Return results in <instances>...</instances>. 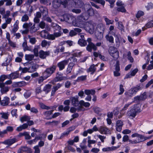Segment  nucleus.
I'll return each instance as SVG.
<instances>
[{"instance_id": "36", "label": "nucleus", "mask_w": 153, "mask_h": 153, "mask_svg": "<svg viewBox=\"0 0 153 153\" xmlns=\"http://www.w3.org/2000/svg\"><path fill=\"white\" fill-rule=\"evenodd\" d=\"M18 23V21H16L13 25V27L11 31V32L15 33L18 30L19 28Z\"/></svg>"}, {"instance_id": "7", "label": "nucleus", "mask_w": 153, "mask_h": 153, "mask_svg": "<svg viewBox=\"0 0 153 153\" xmlns=\"http://www.w3.org/2000/svg\"><path fill=\"white\" fill-rule=\"evenodd\" d=\"M69 61V59L64 60L57 64V66L59 67L60 70H62L65 68V66L67 65Z\"/></svg>"}, {"instance_id": "50", "label": "nucleus", "mask_w": 153, "mask_h": 153, "mask_svg": "<svg viewBox=\"0 0 153 153\" xmlns=\"http://www.w3.org/2000/svg\"><path fill=\"white\" fill-rule=\"evenodd\" d=\"M39 46H36L33 50V52L34 54L36 56H37L39 55V53H38V48Z\"/></svg>"}, {"instance_id": "60", "label": "nucleus", "mask_w": 153, "mask_h": 153, "mask_svg": "<svg viewBox=\"0 0 153 153\" xmlns=\"http://www.w3.org/2000/svg\"><path fill=\"white\" fill-rule=\"evenodd\" d=\"M146 7V8L147 10H149L153 7V4L151 2L148 3Z\"/></svg>"}, {"instance_id": "49", "label": "nucleus", "mask_w": 153, "mask_h": 153, "mask_svg": "<svg viewBox=\"0 0 153 153\" xmlns=\"http://www.w3.org/2000/svg\"><path fill=\"white\" fill-rule=\"evenodd\" d=\"M140 100H145L147 98V96L146 92H144L140 96Z\"/></svg>"}, {"instance_id": "9", "label": "nucleus", "mask_w": 153, "mask_h": 153, "mask_svg": "<svg viewBox=\"0 0 153 153\" xmlns=\"http://www.w3.org/2000/svg\"><path fill=\"white\" fill-rule=\"evenodd\" d=\"M63 79L62 74H59L58 73H57L56 77L52 81V83L53 85H55L56 82L61 81Z\"/></svg>"}, {"instance_id": "58", "label": "nucleus", "mask_w": 153, "mask_h": 153, "mask_svg": "<svg viewBox=\"0 0 153 153\" xmlns=\"http://www.w3.org/2000/svg\"><path fill=\"white\" fill-rule=\"evenodd\" d=\"M43 18L44 20L46 21L47 22L50 23L52 22V20L51 18L50 17L47 16H45Z\"/></svg>"}, {"instance_id": "32", "label": "nucleus", "mask_w": 153, "mask_h": 153, "mask_svg": "<svg viewBox=\"0 0 153 153\" xmlns=\"http://www.w3.org/2000/svg\"><path fill=\"white\" fill-rule=\"evenodd\" d=\"M78 44L81 46H85L87 45V43L84 39H81L78 40Z\"/></svg>"}, {"instance_id": "23", "label": "nucleus", "mask_w": 153, "mask_h": 153, "mask_svg": "<svg viewBox=\"0 0 153 153\" xmlns=\"http://www.w3.org/2000/svg\"><path fill=\"white\" fill-rule=\"evenodd\" d=\"M12 56L9 55L6 58L5 61L2 64L3 66H7L9 65L12 60Z\"/></svg>"}, {"instance_id": "51", "label": "nucleus", "mask_w": 153, "mask_h": 153, "mask_svg": "<svg viewBox=\"0 0 153 153\" xmlns=\"http://www.w3.org/2000/svg\"><path fill=\"white\" fill-rule=\"evenodd\" d=\"M37 30L38 29L35 27V24H34L33 26L31 27L29 30L30 33H33L36 32Z\"/></svg>"}, {"instance_id": "17", "label": "nucleus", "mask_w": 153, "mask_h": 153, "mask_svg": "<svg viewBox=\"0 0 153 153\" xmlns=\"http://www.w3.org/2000/svg\"><path fill=\"white\" fill-rule=\"evenodd\" d=\"M62 85V84L58 83L56 85L53 87L51 91V95L53 96L54 95L56 91L60 88Z\"/></svg>"}, {"instance_id": "21", "label": "nucleus", "mask_w": 153, "mask_h": 153, "mask_svg": "<svg viewBox=\"0 0 153 153\" xmlns=\"http://www.w3.org/2000/svg\"><path fill=\"white\" fill-rule=\"evenodd\" d=\"M63 17L64 18L65 21L69 23H71L72 19L73 17L69 15L65 14L63 15Z\"/></svg>"}, {"instance_id": "1", "label": "nucleus", "mask_w": 153, "mask_h": 153, "mask_svg": "<svg viewBox=\"0 0 153 153\" xmlns=\"http://www.w3.org/2000/svg\"><path fill=\"white\" fill-rule=\"evenodd\" d=\"M141 111L140 107L138 104H136L132 106L126 114L127 116L129 118L133 119L136 115L137 113Z\"/></svg>"}, {"instance_id": "25", "label": "nucleus", "mask_w": 153, "mask_h": 153, "mask_svg": "<svg viewBox=\"0 0 153 153\" xmlns=\"http://www.w3.org/2000/svg\"><path fill=\"white\" fill-rule=\"evenodd\" d=\"M28 127V125L27 123H25L22 125H21L17 127L16 128V130L17 131H20L23 129H25L27 128Z\"/></svg>"}, {"instance_id": "4", "label": "nucleus", "mask_w": 153, "mask_h": 153, "mask_svg": "<svg viewBox=\"0 0 153 153\" xmlns=\"http://www.w3.org/2000/svg\"><path fill=\"white\" fill-rule=\"evenodd\" d=\"M87 31L91 34L93 33L94 31V26L91 22H88L85 23L84 27Z\"/></svg>"}, {"instance_id": "11", "label": "nucleus", "mask_w": 153, "mask_h": 153, "mask_svg": "<svg viewBox=\"0 0 153 153\" xmlns=\"http://www.w3.org/2000/svg\"><path fill=\"white\" fill-rule=\"evenodd\" d=\"M62 33L61 31H59L57 32H55L53 34H50L49 36V40H54L56 38L60 36Z\"/></svg>"}, {"instance_id": "53", "label": "nucleus", "mask_w": 153, "mask_h": 153, "mask_svg": "<svg viewBox=\"0 0 153 153\" xmlns=\"http://www.w3.org/2000/svg\"><path fill=\"white\" fill-rule=\"evenodd\" d=\"M40 106L41 108L43 109H46L47 110H48L51 109V107L49 106H46L45 104L43 103H40Z\"/></svg>"}, {"instance_id": "57", "label": "nucleus", "mask_w": 153, "mask_h": 153, "mask_svg": "<svg viewBox=\"0 0 153 153\" xmlns=\"http://www.w3.org/2000/svg\"><path fill=\"white\" fill-rule=\"evenodd\" d=\"M72 12L76 14H79L81 13V10L80 9L74 8L72 10Z\"/></svg>"}, {"instance_id": "6", "label": "nucleus", "mask_w": 153, "mask_h": 153, "mask_svg": "<svg viewBox=\"0 0 153 153\" xmlns=\"http://www.w3.org/2000/svg\"><path fill=\"white\" fill-rule=\"evenodd\" d=\"M50 51H45L43 50H41L39 52V57L41 59H44L46 58L47 56L50 55Z\"/></svg>"}, {"instance_id": "45", "label": "nucleus", "mask_w": 153, "mask_h": 153, "mask_svg": "<svg viewBox=\"0 0 153 153\" xmlns=\"http://www.w3.org/2000/svg\"><path fill=\"white\" fill-rule=\"evenodd\" d=\"M1 115V117L2 118L5 119H7L8 118L9 114L8 113L2 112L0 113Z\"/></svg>"}, {"instance_id": "64", "label": "nucleus", "mask_w": 153, "mask_h": 153, "mask_svg": "<svg viewBox=\"0 0 153 153\" xmlns=\"http://www.w3.org/2000/svg\"><path fill=\"white\" fill-rule=\"evenodd\" d=\"M153 23L152 21L150 22H148L146 25V27L148 28H151L152 27H153Z\"/></svg>"}, {"instance_id": "3", "label": "nucleus", "mask_w": 153, "mask_h": 153, "mask_svg": "<svg viewBox=\"0 0 153 153\" xmlns=\"http://www.w3.org/2000/svg\"><path fill=\"white\" fill-rule=\"evenodd\" d=\"M56 69V66L53 65L50 68H47L43 74V76L45 79L50 76L55 71Z\"/></svg>"}, {"instance_id": "63", "label": "nucleus", "mask_w": 153, "mask_h": 153, "mask_svg": "<svg viewBox=\"0 0 153 153\" xmlns=\"http://www.w3.org/2000/svg\"><path fill=\"white\" fill-rule=\"evenodd\" d=\"M22 46L24 51L28 50V48L27 46V43L26 42H23L22 44Z\"/></svg>"}, {"instance_id": "59", "label": "nucleus", "mask_w": 153, "mask_h": 153, "mask_svg": "<svg viewBox=\"0 0 153 153\" xmlns=\"http://www.w3.org/2000/svg\"><path fill=\"white\" fill-rule=\"evenodd\" d=\"M131 102L127 104H126L123 107V108L122 109L121 111H126V110L129 105H131Z\"/></svg>"}, {"instance_id": "18", "label": "nucleus", "mask_w": 153, "mask_h": 153, "mask_svg": "<svg viewBox=\"0 0 153 153\" xmlns=\"http://www.w3.org/2000/svg\"><path fill=\"white\" fill-rule=\"evenodd\" d=\"M39 10L42 15L43 17L46 16H47L48 11L46 7H41L39 8Z\"/></svg>"}, {"instance_id": "24", "label": "nucleus", "mask_w": 153, "mask_h": 153, "mask_svg": "<svg viewBox=\"0 0 153 153\" xmlns=\"http://www.w3.org/2000/svg\"><path fill=\"white\" fill-rule=\"evenodd\" d=\"M10 99L9 98L5 97L1 101V104L3 106H5L8 105Z\"/></svg>"}, {"instance_id": "41", "label": "nucleus", "mask_w": 153, "mask_h": 153, "mask_svg": "<svg viewBox=\"0 0 153 153\" xmlns=\"http://www.w3.org/2000/svg\"><path fill=\"white\" fill-rule=\"evenodd\" d=\"M127 58L131 62H134V59L131 56V53L130 51H128L127 54Z\"/></svg>"}, {"instance_id": "37", "label": "nucleus", "mask_w": 153, "mask_h": 153, "mask_svg": "<svg viewBox=\"0 0 153 153\" xmlns=\"http://www.w3.org/2000/svg\"><path fill=\"white\" fill-rule=\"evenodd\" d=\"M86 75L78 77L76 81L77 82L83 81L86 80Z\"/></svg>"}, {"instance_id": "55", "label": "nucleus", "mask_w": 153, "mask_h": 153, "mask_svg": "<svg viewBox=\"0 0 153 153\" xmlns=\"http://www.w3.org/2000/svg\"><path fill=\"white\" fill-rule=\"evenodd\" d=\"M118 28L121 31H124V27L122 23L121 22H118Z\"/></svg>"}, {"instance_id": "16", "label": "nucleus", "mask_w": 153, "mask_h": 153, "mask_svg": "<svg viewBox=\"0 0 153 153\" xmlns=\"http://www.w3.org/2000/svg\"><path fill=\"white\" fill-rule=\"evenodd\" d=\"M62 2L59 0H53L52 3V6L55 9L59 7Z\"/></svg>"}, {"instance_id": "48", "label": "nucleus", "mask_w": 153, "mask_h": 153, "mask_svg": "<svg viewBox=\"0 0 153 153\" xmlns=\"http://www.w3.org/2000/svg\"><path fill=\"white\" fill-rule=\"evenodd\" d=\"M104 20L106 23V25H109L110 24H112L113 23V21L110 20L106 17L105 18Z\"/></svg>"}, {"instance_id": "22", "label": "nucleus", "mask_w": 153, "mask_h": 153, "mask_svg": "<svg viewBox=\"0 0 153 153\" xmlns=\"http://www.w3.org/2000/svg\"><path fill=\"white\" fill-rule=\"evenodd\" d=\"M29 64H30L29 66V72H33L36 71V68L38 67V65L34 64H31L30 62Z\"/></svg>"}, {"instance_id": "54", "label": "nucleus", "mask_w": 153, "mask_h": 153, "mask_svg": "<svg viewBox=\"0 0 153 153\" xmlns=\"http://www.w3.org/2000/svg\"><path fill=\"white\" fill-rule=\"evenodd\" d=\"M120 92L118 93V95H121L124 91V89L123 88V85H120Z\"/></svg>"}, {"instance_id": "35", "label": "nucleus", "mask_w": 153, "mask_h": 153, "mask_svg": "<svg viewBox=\"0 0 153 153\" xmlns=\"http://www.w3.org/2000/svg\"><path fill=\"white\" fill-rule=\"evenodd\" d=\"M74 65V64L73 63H70L68 66L66 70V72L68 74L70 73L72 70V68Z\"/></svg>"}, {"instance_id": "5", "label": "nucleus", "mask_w": 153, "mask_h": 153, "mask_svg": "<svg viewBox=\"0 0 153 153\" xmlns=\"http://www.w3.org/2000/svg\"><path fill=\"white\" fill-rule=\"evenodd\" d=\"M85 94L88 95V96L85 98L86 100L88 101H90L91 100V97L90 94L94 95L95 93V91L94 90L86 89L84 91Z\"/></svg>"}, {"instance_id": "61", "label": "nucleus", "mask_w": 153, "mask_h": 153, "mask_svg": "<svg viewBox=\"0 0 153 153\" xmlns=\"http://www.w3.org/2000/svg\"><path fill=\"white\" fill-rule=\"evenodd\" d=\"M77 33L74 30H71L69 33V36H73L76 35Z\"/></svg>"}, {"instance_id": "30", "label": "nucleus", "mask_w": 153, "mask_h": 153, "mask_svg": "<svg viewBox=\"0 0 153 153\" xmlns=\"http://www.w3.org/2000/svg\"><path fill=\"white\" fill-rule=\"evenodd\" d=\"M109 130L106 127H102L100 128L99 130V131L102 134H106L107 132L109 131Z\"/></svg>"}, {"instance_id": "29", "label": "nucleus", "mask_w": 153, "mask_h": 153, "mask_svg": "<svg viewBox=\"0 0 153 153\" xmlns=\"http://www.w3.org/2000/svg\"><path fill=\"white\" fill-rule=\"evenodd\" d=\"M96 68H95V65L94 64L92 65L87 70L88 72H91V74H93L96 71Z\"/></svg>"}, {"instance_id": "10", "label": "nucleus", "mask_w": 153, "mask_h": 153, "mask_svg": "<svg viewBox=\"0 0 153 153\" xmlns=\"http://www.w3.org/2000/svg\"><path fill=\"white\" fill-rule=\"evenodd\" d=\"M72 105L74 106H77L79 105L78 97L77 96L76 97H72L70 98Z\"/></svg>"}, {"instance_id": "2", "label": "nucleus", "mask_w": 153, "mask_h": 153, "mask_svg": "<svg viewBox=\"0 0 153 153\" xmlns=\"http://www.w3.org/2000/svg\"><path fill=\"white\" fill-rule=\"evenodd\" d=\"M132 137H137V138L133 140H129V142L132 144H136L145 141V136L137 133H135L131 135Z\"/></svg>"}, {"instance_id": "42", "label": "nucleus", "mask_w": 153, "mask_h": 153, "mask_svg": "<svg viewBox=\"0 0 153 153\" xmlns=\"http://www.w3.org/2000/svg\"><path fill=\"white\" fill-rule=\"evenodd\" d=\"M53 110H51L50 111H46L44 113V115L46 116L47 117V119H50V118H48V117L50 115L52 114L53 112Z\"/></svg>"}, {"instance_id": "33", "label": "nucleus", "mask_w": 153, "mask_h": 153, "mask_svg": "<svg viewBox=\"0 0 153 153\" xmlns=\"http://www.w3.org/2000/svg\"><path fill=\"white\" fill-rule=\"evenodd\" d=\"M97 28L98 30L102 32H103L104 30L105 27L103 24L101 23L97 25Z\"/></svg>"}, {"instance_id": "20", "label": "nucleus", "mask_w": 153, "mask_h": 153, "mask_svg": "<svg viewBox=\"0 0 153 153\" xmlns=\"http://www.w3.org/2000/svg\"><path fill=\"white\" fill-rule=\"evenodd\" d=\"M119 147V146H112L111 147H108L104 148L102 149V151L104 152H107L111 151L117 149Z\"/></svg>"}, {"instance_id": "8", "label": "nucleus", "mask_w": 153, "mask_h": 153, "mask_svg": "<svg viewBox=\"0 0 153 153\" xmlns=\"http://www.w3.org/2000/svg\"><path fill=\"white\" fill-rule=\"evenodd\" d=\"M89 16L85 13H83L77 17V19L79 22L82 23V22L88 20Z\"/></svg>"}, {"instance_id": "52", "label": "nucleus", "mask_w": 153, "mask_h": 153, "mask_svg": "<svg viewBox=\"0 0 153 153\" xmlns=\"http://www.w3.org/2000/svg\"><path fill=\"white\" fill-rule=\"evenodd\" d=\"M28 119V117L27 116L25 115L20 118V120L23 123L25 121H27Z\"/></svg>"}, {"instance_id": "40", "label": "nucleus", "mask_w": 153, "mask_h": 153, "mask_svg": "<svg viewBox=\"0 0 153 153\" xmlns=\"http://www.w3.org/2000/svg\"><path fill=\"white\" fill-rule=\"evenodd\" d=\"M12 83V81L11 80H9L6 81V82H5L4 83H0V87H2L3 86H4L5 85H9L11 84Z\"/></svg>"}, {"instance_id": "43", "label": "nucleus", "mask_w": 153, "mask_h": 153, "mask_svg": "<svg viewBox=\"0 0 153 153\" xmlns=\"http://www.w3.org/2000/svg\"><path fill=\"white\" fill-rule=\"evenodd\" d=\"M28 150V148L27 147H23L20 148L18 151V153H23L24 152H26Z\"/></svg>"}, {"instance_id": "12", "label": "nucleus", "mask_w": 153, "mask_h": 153, "mask_svg": "<svg viewBox=\"0 0 153 153\" xmlns=\"http://www.w3.org/2000/svg\"><path fill=\"white\" fill-rule=\"evenodd\" d=\"M78 21L76 19L73 17L72 19L71 22L73 25L75 27H82L83 25L82 23L79 22L77 19Z\"/></svg>"}, {"instance_id": "19", "label": "nucleus", "mask_w": 153, "mask_h": 153, "mask_svg": "<svg viewBox=\"0 0 153 153\" xmlns=\"http://www.w3.org/2000/svg\"><path fill=\"white\" fill-rule=\"evenodd\" d=\"M29 25L27 23H25L23 25V30L21 31V33L23 34H26L29 31L28 28Z\"/></svg>"}, {"instance_id": "26", "label": "nucleus", "mask_w": 153, "mask_h": 153, "mask_svg": "<svg viewBox=\"0 0 153 153\" xmlns=\"http://www.w3.org/2000/svg\"><path fill=\"white\" fill-rule=\"evenodd\" d=\"M50 34H48L47 33V31L46 30H42L41 33V35L42 37H43L45 39H48L49 40V36Z\"/></svg>"}, {"instance_id": "13", "label": "nucleus", "mask_w": 153, "mask_h": 153, "mask_svg": "<svg viewBox=\"0 0 153 153\" xmlns=\"http://www.w3.org/2000/svg\"><path fill=\"white\" fill-rule=\"evenodd\" d=\"M16 142V139L15 138H13L11 139L7 140L1 143L7 145L8 146H10Z\"/></svg>"}, {"instance_id": "38", "label": "nucleus", "mask_w": 153, "mask_h": 153, "mask_svg": "<svg viewBox=\"0 0 153 153\" xmlns=\"http://www.w3.org/2000/svg\"><path fill=\"white\" fill-rule=\"evenodd\" d=\"M106 40L111 43H114V38L112 36H109L108 34L107 35L105 36Z\"/></svg>"}, {"instance_id": "31", "label": "nucleus", "mask_w": 153, "mask_h": 153, "mask_svg": "<svg viewBox=\"0 0 153 153\" xmlns=\"http://www.w3.org/2000/svg\"><path fill=\"white\" fill-rule=\"evenodd\" d=\"M51 44L50 41H47L45 40H44L42 42L41 45L42 47H45L46 46H49Z\"/></svg>"}, {"instance_id": "14", "label": "nucleus", "mask_w": 153, "mask_h": 153, "mask_svg": "<svg viewBox=\"0 0 153 153\" xmlns=\"http://www.w3.org/2000/svg\"><path fill=\"white\" fill-rule=\"evenodd\" d=\"M123 125V122L121 120H118L117 121L116 129L117 131L120 132L122 130V127Z\"/></svg>"}, {"instance_id": "39", "label": "nucleus", "mask_w": 153, "mask_h": 153, "mask_svg": "<svg viewBox=\"0 0 153 153\" xmlns=\"http://www.w3.org/2000/svg\"><path fill=\"white\" fill-rule=\"evenodd\" d=\"M51 85L49 84L46 85L44 87L43 91L46 93H48L51 90Z\"/></svg>"}, {"instance_id": "15", "label": "nucleus", "mask_w": 153, "mask_h": 153, "mask_svg": "<svg viewBox=\"0 0 153 153\" xmlns=\"http://www.w3.org/2000/svg\"><path fill=\"white\" fill-rule=\"evenodd\" d=\"M92 49L94 51H96L97 50V47L93 43L88 44L86 47L87 50L89 52H91Z\"/></svg>"}, {"instance_id": "62", "label": "nucleus", "mask_w": 153, "mask_h": 153, "mask_svg": "<svg viewBox=\"0 0 153 153\" xmlns=\"http://www.w3.org/2000/svg\"><path fill=\"white\" fill-rule=\"evenodd\" d=\"M29 42L31 44H34L36 42V38L35 37L30 38L29 36Z\"/></svg>"}, {"instance_id": "56", "label": "nucleus", "mask_w": 153, "mask_h": 153, "mask_svg": "<svg viewBox=\"0 0 153 153\" xmlns=\"http://www.w3.org/2000/svg\"><path fill=\"white\" fill-rule=\"evenodd\" d=\"M143 14L144 13L143 11H139L137 13L136 16L137 18H140L141 16H143Z\"/></svg>"}, {"instance_id": "47", "label": "nucleus", "mask_w": 153, "mask_h": 153, "mask_svg": "<svg viewBox=\"0 0 153 153\" xmlns=\"http://www.w3.org/2000/svg\"><path fill=\"white\" fill-rule=\"evenodd\" d=\"M117 10L119 12L122 13H125L126 12V10L124 6H121L117 8Z\"/></svg>"}, {"instance_id": "27", "label": "nucleus", "mask_w": 153, "mask_h": 153, "mask_svg": "<svg viewBox=\"0 0 153 153\" xmlns=\"http://www.w3.org/2000/svg\"><path fill=\"white\" fill-rule=\"evenodd\" d=\"M8 79H14L19 77V74L17 72H14L8 75Z\"/></svg>"}, {"instance_id": "46", "label": "nucleus", "mask_w": 153, "mask_h": 153, "mask_svg": "<svg viewBox=\"0 0 153 153\" xmlns=\"http://www.w3.org/2000/svg\"><path fill=\"white\" fill-rule=\"evenodd\" d=\"M87 13L89 16H92L94 14V10L91 7L88 10Z\"/></svg>"}, {"instance_id": "44", "label": "nucleus", "mask_w": 153, "mask_h": 153, "mask_svg": "<svg viewBox=\"0 0 153 153\" xmlns=\"http://www.w3.org/2000/svg\"><path fill=\"white\" fill-rule=\"evenodd\" d=\"M114 59L117 60L119 57V52L117 51L111 55Z\"/></svg>"}, {"instance_id": "34", "label": "nucleus", "mask_w": 153, "mask_h": 153, "mask_svg": "<svg viewBox=\"0 0 153 153\" xmlns=\"http://www.w3.org/2000/svg\"><path fill=\"white\" fill-rule=\"evenodd\" d=\"M117 51V49L114 47L111 46L108 49V52L111 56Z\"/></svg>"}, {"instance_id": "28", "label": "nucleus", "mask_w": 153, "mask_h": 153, "mask_svg": "<svg viewBox=\"0 0 153 153\" xmlns=\"http://www.w3.org/2000/svg\"><path fill=\"white\" fill-rule=\"evenodd\" d=\"M1 88L0 91L2 94H4L8 92L9 89L10 88L7 86H4L2 87H0Z\"/></svg>"}]
</instances>
